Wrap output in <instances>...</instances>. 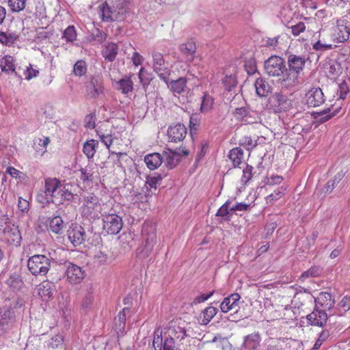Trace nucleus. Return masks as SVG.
<instances>
[{
  "label": "nucleus",
  "instance_id": "obj_1",
  "mask_svg": "<svg viewBox=\"0 0 350 350\" xmlns=\"http://www.w3.org/2000/svg\"><path fill=\"white\" fill-rule=\"evenodd\" d=\"M55 252H49V256L44 254H35L27 260L29 271L33 275H45L51 267L52 263L55 262L53 257Z\"/></svg>",
  "mask_w": 350,
  "mask_h": 350
},
{
  "label": "nucleus",
  "instance_id": "obj_2",
  "mask_svg": "<svg viewBox=\"0 0 350 350\" xmlns=\"http://www.w3.org/2000/svg\"><path fill=\"white\" fill-rule=\"evenodd\" d=\"M79 211L83 217L89 220L99 217L101 204L98 198L93 193L81 195L79 198Z\"/></svg>",
  "mask_w": 350,
  "mask_h": 350
},
{
  "label": "nucleus",
  "instance_id": "obj_3",
  "mask_svg": "<svg viewBox=\"0 0 350 350\" xmlns=\"http://www.w3.org/2000/svg\"><path fill=\"white\" fill-rule=\"evenodd\" d=\"M266 107L273 113H281L291 108L292 101L286 95L276 92L269 97Z\"/></svg>",
  "mask_w": 350,
  "mask_h": 350
},
{
  "label": "nucleus",
  "instance_id": "obj_4",
  "mask_svg": "<svg viewBox=\"0 0 350 350\" xmlns=\"http://www.w3.org/2000/svg\"><path fill=\"white\" fill-rule=\"evenodd\" d=\"M0 239L9 244L18 245L21 243V235L17 226L0 219Z\"/></svg>",
  "mask_w": 350,
  "mask_h": 350
},
{
  "label": "nucleus",
  "instance_id": "obj_5",
  "mask_svg": "<svg viewBox=\"0 0 350 350\" xmlns=\"http://www.w3.org/2000/svg\"><path fill=\"white\" fill-rule=\"evenodd\" d=\"M331 36L337 43L344 42L349 38L350 22L347 16L336 20L335 25L332 29Z\"/></svg>",
  "mask_w": 350,
  "mask_h": 350
},
{
  "label": "nucleus",
  "instance_id": "obj_6",
  "mask_svg": "<svg viewBox=\"0 0 350 350\" xmlns=\"http://www.w3.org/2000/svg\"><path fill=\"white\" fill-rule=\"evenodd\" d=\"M60 184L61 182L55 178H46L44 189H41L36 196L37 200L42 204L51 203V200H53V195Z\"/></svg>",
  "mask_w": 350,
  "mask_h": 350
},
{
  "label": "nucleus",
  "instance_id": "obj_7",
  "mask_svg": "<svg viewBox=\"0 0 350 350\" xmlns=\"http://www.w3.org/2000/svg\"><path fill=\"white\" fill-rule=\"evenodd\" d=\"M265 72L270 77H279L286 70L284 60L276 55L270 57L265 62Z\"/></svg>",
  "mask_w": 350,
  "mask_h": 350
},
{
  "label": "nucleus",
  "instance_id": "obj_8",
  "mask_svg": "<svg viewBox=\"0 0 350 350\" xmlns=\"http://www.w3.org/2000/svg\"><path fill=\"white\" fill-rule=\"evenodd\" d=\"M188 155L189 151L185 148H179L176 150L167 149L163 152L162 157L164 165L168 169L174 168L180 160L181 155Z\"/></svg>",
  "mask_w": 350,
  "mask_h": 350
},
{
  "label": "nucleus",
  "instance_id": "obj_9",
  "mask_svg": "<svg viewBox=\"0 0 350 350\" xmlns=\"http://www.w3.org/2000/svg\"><path fill=\"white\" fill-rule=\"evenodd\" d=\"M122 228V219L116 214L105 215L103 217V229L108 234H117Z\"/></svg>",
  "mask_w": 350,
  "mask_h": 350
},
{
  "label": "nucleus",
  "instance_id": "obj_10",
  "mask_svg": "<svg viewBox=\"0 0 350 350\" xmlns=\"http://www.w3.org/2000/svg\"><path fill=\"white\" fill-rule=\"evenodd\" d=\"M152 57L153 59V70L158 75L161 80L168 84L170 72L165 66L163 55L159 52H153Z\"/></svg>",
  "mask_w": 350,
  "mask_h": 350
},
{
  "label": "nucleus",
  "instance_id": "obj_11",
  "mask_svg": "<svg viewBox=\"0 0 350 350\" xmlns=\"http://www.w3.org/2000/svg\"><path fill=\"white\" fill-rule=\"evenodd\" d=\"M98 12L99 16L104 22L115 21L121 18L120 12L115 8L110 6L106 1L99 4Z\"/></svg>",
  "mask_w": 350,
  "mask_h": 350
},
{
  "label": "nucleus",
  "instance_id": "obj_12",
  "mask_svg": "<svg viewBox=\"0 0 350 350\" xmlns=\"http://www.w3.org/2000/svg\"><path fill=\"white\" fill-rule=\"evenodd\" d=\"M306 104L310 107H317L325 103V96L320 88H311L306 94Z\"/></svg>",
  "mask_w": 350,
  "mask_h": 350
},
{
  "label": "nucleus",
  "instance_id": "obj_13",
  "mask_svg": "<svg viewBox=\"0 0 350 350\" xmlns=\"http://www.w3.org/2000/svg\"><path fill=\"white\" fill-rule=\"evenodd\" d=\"M152 345L154 347V350L175 349V342L174 338L170 336H166L163 340L161 336V332L159 334L158 331L154 332Z\"/></svg>",
  "mask_w": 350,
  "mask_h": 350
},
{
  "label": "nucleus",
  "instance_id": "obj_14",
  "mask_svg": "<svg viewBox=\"0 0 350 350\" xmlns=\"http://www.w3.org/2000/svg\"><path fill=\"white\" fill-rule=\"evenodd\" d=\"M306 319L310 325L323 327L327 323L328 314L323 310L315 307L314 310L307 315Z\"/></svg>",
  "mask_w": 350,
  "mask_h": 350
},
{
  "label": "nucleus",
  "instance_id": "obj_15",
  "mask_svg": "<svg viewBox=\"0 0 350 350\" xmlns=\"http://www.w3.org/2000/svg\"><path fill=\"white\" fill-rule=\"evenodd\" d=\"M67 280L70 283L77 284L81 282L85 277V272L81 267L77 265L68 262L66 269Z\"/></svg>",
  "mask_w": 350,
  "mask_h": 350
},
{
  "label": "nucleus",
  "instance_id": "obj_16",
  "mask_svg": "<svg viewBox=\"0 0 350 350\" xmlns=\"http://www.w3.org/2000/svg\"><path fill=\"white\" fill-rule=\"evenodd\" d=\"M0 67L1 71L8 75L16 76L17 68L15 58L12 55H5L0 59Z\"/></svg>",
  "mask_w": 350,
  "mask_h": 350
},
{
  "label": "nucleus",
  "instance_id": "obj_17",
  "mask_svg": "<svg viewBox=\"0 0 350 350\" xmlns=\"http://www.w3.org/2000/svg\"><path fill=\"white\" fill-rule=\"evenodd\" d=\"M103 84L100 77H92L86 85V92L90 98H96L103 93Z\"/></svg>",
  "mask_w": 350,
  "mask_h": 350
},
{
  "label": "nucleus",
  "instance_id": "obj_18",
  "mask_svg": "<svg viewBox=\"0 0 350 350\" xmlns=\"http://www.w3.org/2000/svg\"><path fill=\"white\" fill-rule=\"evenodd\" d=\"M281 79V85L286 89H291L299 83V75L297 72L288 70L286 68Z\"/></svg>",
  "mask_w": 350,
  "mask_h": 350
},
{
  "label": "nucleus",
  "instance_id": "obj_19",
  "mask_svg": "<svg viewBox=\"0 0 350 350\" xmlns=\"http://www.w3.org/2000/svg\"><path fill=\"white\" fill-rule=\"evenodd\" d=\"M316 308H319L323 311L329 310L334 304L335 301L332 299V295L327 292H322L315 300Z\"/></svg>",
  "mask_w": 350,
  "mask_h": 350
},
{
  "label": "nucleus",
  "instance_id": "obj_20",
  "mask_svg": "<svg viewBox=\"0 0 350 350\" xmlns=\"http://www.w3.org/2000/svg\"><path fill=\"white\" fill-rule=\"evenodd\" d=\"M187 134L185 126L180 123L170 126L167 130V135L172 142H177L183 140Z\"/></svg>",
  "mask_w": 350,
  "mask_h": 350
},
{
  "label": "nucleus",
  "instance_id": "obj_21",
  "mask_svg": "<svg viewBox=\"0 0 350 350\" xmlns=\"http://www.w3.org/2000/svg\"><path fill=\"white\" fill-rule=\"evenodd\" d=\"M68 236L72 245L77 246L85 241L86 234L84 228L78 226L68 230Z\"/></svg>",
  "mask_w": 350,
  "mask_h": 350
},
{
  "label": "nucleus",
  "instance_id": "obj_22",
  "mask_svg": "<svg viewBox=\"0 0 350 350\" xmlns=\"http://www.w3.org/2000/svg\"><path fill=\"white\" fill-rule=\"evenodd\" d=\"M72 198V193L61 183L56 190L55 195H53V200H51V202L55 204H61L65 201L70 200Z\"/></svg>",
  "mask_w": 350,
  "mask_h": 350
},
{
  "label": "nucleus",
  "instance_id": "obj_23",
  "mask_svg": "<svg viewBox=\"0 0 350 350\" xmlns=\"http://www.w3.org/2000/svg\"><path fill=\"white\" fill-rule=\"evenodd\" d=\"M241 296L238 293H233L229 297H226L221 302V310L226 313L232 310H237Z\"/></svg>",
  "mask_w": 350,
  "mask_h": 350
},
{
  "label": "nucleus",
  "instance_id": "obj_24",
  "mask_svg": "<svg viewBox=\"0 0 350 350\" xmlns=\"http://www.w3.org/2000/svg\"><path fill=\"white\" fill-rule=\"evenodd\" d=\"M39 70L34 68L32 64H29L27 66H18L17 68L16 77L29 81L36 77L39 74Z\"/></svg>",
  "mask_w": 350,
  "mask_h": 350
},
{
  "label": "nucleus",
  "instance_id": "obj_25",
  "mask_svg": "<svg viewBox=\"0 0 350 350\" xmlns=\"http://www.w3.org/2000/svg\"><path fill=\"white\" fill-rule=\"evenodd\" d=\"M55 291V284L49 281H44L39 285L38 295L43 301H48L51 299Z\"/></svg>",
  "mask_w": 350,
  "mask_h": 350
},
{
  "label": "nucleus",
  "instance_id": "obj_26",
  "mask_svg": "<svg viewBox=\"0 0 350 350\" xmlns=\"http://www.w3.org/2000/svg\"><path fill=\"white\" fill-rule=\"evenodd\" d=\"M261 338L258 333L252 334L244 337L241 350H258Z\"/></svg>",
  "mask_w": 350,
  "mask_h": 350
},
{
  "label": "nucleus",
  "instance_id": "obj_27",
  "mask_svg": "<svg viewBox=\"0 0 350 350\" xmlns=\"http://www.w3.org/2000/svg\"><path fill=\"white\" fill-rule=\"evenodd\" d=\"M163 176L160 174H154L153 175H149L146 178V181L145 184V187L146 191L145 192V198L146 201H148V199L150 198L152 193L150 192L149 189H156L157 187V185L161 181Z\"/></svg>",
  "mask_w": 350,
  "mask_h": 350
},
{
  "label": "nucleus",
  "instance_id": "obj_28",
  "mask_svg": "<svg viewBox=\"0 0 350 350\" xmlns=\"http://www.w3.org/2000/svg\"><path fill=\"white\" fill-rule=\"evenodd\" d=\"M305 63L306 61L304 57L299 55H290L288 57V70L295 71L299 74L302 70Z\"/></svg>",
  "mask_w": 350,
  "mask_h": 350
},
{
  "label": "nucleus",
  "instance_id": "obj_29",
  "mask_svg": "<svg viewBox=\"0 0 350 350\" xmlns=\"http://www.w3.org/2000/svg\"><path fill=\"white\" fill-rule=\"evenodd\" d=\"M254 85L256 88V92L260 97L267 96L271 92V85L263 78L259 77L256 79Z\"/></svg>",
  "mask_w": 350,
  "mask_h": 350
},
{
  "label": "nucleus",
  "instance_id": "obj_30",
  "mask_svg": "<svg viewBox=\"0 0 350 350\" xmlns=\"http://www.w3.org/2000/svg\"><path fill=\"white\" fill-rule=\"evenodd\" d=\"M180 52L185 55L187 62H191L193 59V55L196 51V44L192 40H189L180 46Z\"/></svg>",
  "mask_w": 350,
  "mask_h": 350
},
{
  "label": "nucleus",
  "instance_id": "obj_31",
  "mask_svg": "<svg viewBox=\"0 0 350 350\" xmlns=\"http://www.w3.org/2000/svg\"><path fill=\"white\" fill-rule=\"evenodd\" d=\"M130 312L129 308H123L114 319L116 331L118 334L122 333L125 329L127 314Z\"/></svg>",
  "mask_w": 350,
  "mask_h": 350
},
{
  "label": "nucleus",
  "instance_id": "obj_32",
  "mask_svg": "<svg viewBox=\"0 0 350 350\" xmlns=\"http://www.w3.org/2000/svg\"><path fill=\"white\" fill-rule=\"evenodd\" d=\"M162 155L159 153L154 152L146 155L144 158V161L147 167L151 170H155L158 168L163 163Z\"/></svg>",
  "mask_w": 350,
  "mask_h": 350
},
{
  "label": "nucleus",
  "instance_id": "obj_33",
  "mask_svg": "<svg viewBox=\"0 0 350 350\" xmlns=\"http://www.w3.org/2000/svg\"><path fill=\"white\" fill-rule=\"evenodd\" d=\"M118 53V45L113 42L106 44L102 51L103 57L109 62H113L116 59Z\"/></svg>",
  "mask_w": 350,
  "mask_h": 350
},
{
  "label": "nucleus",
  "instance_id": "obj_34",
  "mask_svg": "<svg viewBox=\"0 0 350 350\" xmlns=\"http://www.w3.org/2000/svg\"><path fill=\"white\" fill-rule=\"evenodd\" d=\"M98 146V141L94 139L88 140L83 144V152L88 159H90L94 157Z\"/></svg>",
  "mask_w": 350,
  "mask_h": 350
},
{
  "label": "nucleus",
  "instance_id": "obj_35",
  "mask_svg": "<svg viewBox=\"0 0 350 350\" xmlns=\"http://www.w3.org/2000/svg\"><path fill=\"white\" fill-rule=\"evenodd\" d=\"M217 312H218L217 308H216L215 307L208 306V307L206 308L202 311V314L200 316L201 324L202 325H207L213 319V318L216 315Z\"/></svg>",
  "mask_w": 350,
  "mask_h": 350
},
{
  "label": "nucleus",
  "instance_id": "obj_36",
  "mask_svg": "<svg viewBox=\"0 0 350 350\" xmlns=\"http://www.w3.org/2000/svg\"><path fill=\"white\" fill-rule=\"evenodd\" d=\"M228 157L234 167H238L243 159V151L241 148H234L230 151Z\"/></svg>",
  "mask_w": 350,
  "mask_h": 350
},
{
  "label": "nucleus",
  "instance_id": "obj_37",
  "mask_svg": "<svg viewBox=\"0 0 350 350\" xmlns=\"http://www.w3.org/2000/svg\"><path fill=\"white\" fill-rule=\"evenodd\" d=\"M156 243V233L152 230L145 239V245L144 248L145 255H148L152 252Z\"/></svg>",
  "mask_w": 350,
  "mask_h": 350
},
{
  "label": "nucleus",
  "instance_id": "obj_38",
  "mask_svg": "<svg viewBox=\"0 0 350 350\" xmlns=\"http://www.w3.org/2000/svg\"><path fill=\"white\" fill-rule=\"evenodd\" d=\"M64 228V223L59 216L53 217L50 221V229L55 234H60Z\"/></svg>",
  "mask_w": 350,
  "mask_h": 350
},
{
  "label": "nucleus",
  "instance_id": "obj_39",
  "mask_svg": "<svg viewBox=\"0 0 350 350\" xmlns=\"http://www.w3.org/2000/svg\"><path fill=\"white\" fill-rule=\"evenodd\" d=\"M343 67L341 66L340 64L337 62L329 63L326 68V73L331 77L335 78L342 74V70Z\"/></svg>",
  "mask_w": 350,
  "mask_h": 350
},
{
  "label": "nucleus",
  "instance_id": "obj_40",
  "mask_svg": "<svg viewBox=\"0 0 350 350\" xmlns=\"http://www.w3.org/2000/svg\"><path fill=\"white\" fill-rule=\"evenodd\" d=\"M131 77V76L124 77L119 81V90H121L122 94H126L133 91V83Z\"/></svg>",
  "mask_w": 350,
  "mask_h": 350
},
{
  "label": "nucleus",
  "instance_id": "obj_41",
  "mask_svg": "<svg viewBox=\"0 0 350 350\" xmlns=\"http://www.w3.org/2000/svg\"><path fill=\"white\" fill-rule=\"evenodd\" d=\"M213 103V98L209 94H204L202 97L200 111L202 113L208 112L212 109Z\"/></svg>",
  "mask_w": 350,
  "mask_h": 350
},
{
  "label": "nucleus",
  "instance_id": "obj_42",
  "mask_svg": "<svg viewBox=\"0 0 350 350\" xmlns=\"http://www.w3.org/2000/svg\"><path fill=\"white\" fill-rule=\"evenodd\" d=\"M186 83L187 80L183 77L177 80H172L170 82V88L174 92L180 94L185 90Z\"/></svg>",
  "mask_w": 350,
  "mask_h": 350
},
{
  "label": "nucleus",
  "instance_id": "obj_43",
  "mask_svg": "<svg viewBox=\"0 0 350 350\" xmlns=\"http://www.w3.org/2000/svg\"><path fill=\"white\" fill-rule=\"evenodd\" d=\"M18 36L11 32H0V42L5 45H11L17 40Z\"/></svg>",
  "mask_w": 350,
  "mask_h": 350
},
{
  "label": "nucleus",
  "instance_id": "obj_44",
  "mask_svg": "<svg viewBox=\"0 0 350 350\" xmlns=\"http://www.w3.org/2000/svg\"><path fill=\"white\" fill-rule=\"evenodd\" d=\"M330 109L328 108L326 110L321 111L320 112L317 113V116H314V118L319 121V122H325L327 120H329L331 118H332L334 116H335L338 111L335 110L334 111L330 113Z\"/></svg>",
  "mask_w": 350,
  "mask_h": 350
},
{
  "label": "nucleus",
  "instance_id": "obj_45",
  "mask_svg": "<svg viewBox=\"0 0 350 350\" xmlns=\"http://www.w3.org/2000/svg\"><path fill=\"white\" fill-rule=\"evenodd\" d=\"M230 201L227 200L217 211L216 215L222 217L224 220H230Z\"/></svg>",
  "mask_w": 350,
  "mask_h": 350
},
{
  "label": "nucleus",
  "instance_id": "obj_46",
  "mask_svg": "<svg viewBox=\"0 0 350 350\" xmlns=\"http://www.w3.org/2000/svg\"><path fill=\"white\" fill-rule=\"evenodd\" d=\"M94 167L92 165H88L83 168H81V179L83 181H92L94 174Z\"/></svg>",
  "mask_w": 350,
  "mask_h": 350
},
{
  "label": "nucleus",
  "instance_id": "obj_47",
  "mask_svg": "<svg viewBox=\"0 0 350 350\" xmlns=\"http://www.w3.org/2000/svg\"><path fill=\"white\" fill-rule=\"evenodd\" d=\"M239 145L247 150H252L257 146V139H254L250 136H244L239 140Z\"/></svg>",
  "mask_w": 350,
  "mask_h": 350
},
{
  "label": "nucleus",
  "instance_id": "obj_48",
  "mask_svg": "<svg viewBox=\"0 0 350 350\" xmlns=\"http://www.w3.org/2000/svg\"><path fill=\"white\" fill-rule=\"evenodd\" d=\"M138 78L144 88H146L149 85L150 81L152 79L150 74L148 73L144 67H142L139 69Z\"/></svg>",
  "mask_w": 350,
  "mask_h": 350
},
{
  "label": "nucleus",
  "instance_id": "obj_49",
  "mask_svg": "<svg viewBox=\"0 0 350 350\" xmlns=\"http://www.w3.org/2000/svg\"><path fill=\"white\" fill-rule=\"evenodd\" d=\"M87 72L86 64L84 61H77L73 67V73L75 75L81 77L84 75Z\"/></svg>",
  "mask_w": 350,
  "mask_h": 350
},
{
  "label": "nucleus",
  "instance_id": "obj_50",
  "mask_svg": "<svg viewBox=\"0 0 350 350\" xmlns=\"http://www.w3.org/2000/svg\"><path fill=\"white\" fill-rule=\"evenodd\" d=\"M6 284L13 290H18L21 288L23 282L18 276L12 275L6 280Z\"/></svg>",
  "mask_w": 350,
  "mask_h": 350
},
{
  "label": "nucleus",
  "instance_id": "obj_51",
  "mask_svg": "<svg viewBox=\"0 0 350 350\" xmlns=\"http://www.w3.org/2000/svg\"><path fill=\"white\" fill-rule=\"evenodd\" d=\"M94 300V296H93V291L92 289V287L90 288V290L88 291V293L84 296L83 300L81 306L83 310H88L90 308L92 302Z\"/></svg>",
  "mask_w": 350,
  "mask_h": 350
},
{
  "label": "nucleus",
  "instance_id": "obj_52",
  "mask_svg": "<svg viewBox=\"0 0 350 350\" xmlns=\"http://www.w3.org/2000/svg\"><path fill=\"white\" fill-rule=\"evenodd\" d=\"M321 35H319V37ZM312 49L316 51L323 52L332 49L333 45L332 44H328L326 42H322V40L319 38L318 41H317L312 44Z\"/></svg>",
  "mask_w": 350,
  "mask_h": 350
},
{
  "label": "nucleus",
  "instance_id": "obj_53",
  "mask_svg": "<svg viewBox=\"0 0 350 350\" xmlns=\"http://www.w3.org/2000/svg\"><path fill=\"white\" fill-rule=\"evenodd\" d=\"M8 4L13 12H20L25 7V0H8Z\"/></svg>",
  "mask_w": 350,
  "mask_h": 350
},
{
  "label": "nucleus",
  "instance_id": "obj_54",
  "mask_svg": "<svg viewBox=\"0 0 350 350\" xmlns=\"http://www.w3.org/2000/svg\"><path fill=\"white\" fill-rule=\"evenodd\" d=\"M63 38L67 42H73L77 38V33L74 26H68L64 32Z\"/></svg>",
  "mask_w": 350,
  "mask_h": 350
},
{
  "label": "nucleus",
  "instance_id": "obj_55",
  "mask_svg": "<svg viewBox=\"0 0 350 350\" xmlns=\"http://www.w3.org/2000/svg\"><path fill=\"white\" fill-rule=\"evenodd\" d=\"M249 111L250 110L245 107L237 108L234 111V118L244 124Z\"/></svg>",
  "mask_w": 350,
  "mask_h": 350
},
{
  "label": "nucleus",
  "instance_id": "obj_56",
  "mask_svg": "<svg viewBox=\"0 0 350 350\" xmlns=\"http://www.w3.org/2000/svg\"><path fill=\"white\" fill-rule=\"evenodd\" d=\"M211 342L215 343L216 347L222 350L226 349L230 345L227 339L222 338L219 335L215 336L211 340Z\"/></svg>",
  "mask_w": 350,
  "mask_h": 350
},
{
  "label": "nucleus",
  "instance_id": "obj_57",
  "mask_svg": "<svg viewBox=\"0 0 350 350\" xmlns=\"http://www.w3.org/2000/svg\"><path fill=\"white\" fill-rule=\"evenodd\" d=\"M321 272V269L319 267H312L308 270L304 271L300 278L304 280L310 277H317L320 275Z\"/></svg>",
  "mask_w": 350,
  "mask_h": 350
},
{
  "label": "nucleus",
  "instance_id": "obj_58",
  "mask_svg": "<svg viewBox=\"0 0 350 350\" xmlns=\"http://www.w3.org/2000/svg\"><path fill=\"white\" fill-rule=\"evenodd\" d=\"M260 120L259 113L255 111L250 110L245 118V124L256 123Z\"/></svg>",
  "mask_w": 350,
  "mask_h": 350
},
{
  "label": "nucleus",
  "instance_id": "obj_59",
  "mask_svg": "<svg viewBox=\"0 0 350 350\" xmlns=\"http://www.w3.org/2000/svg\"><path fill=\"white\" fill-rule=\"evenodd\" d=\"M223 83L226 90L231 91L232 88L236 86L237 80L235 77L232 75L226 76L223 79Z\"/></svg>",
  "mask_w": 350,
  "mask_h": 350
},
{
  "label": "nucleus",
  "instance_id": "obj_60",
  "mask_svg": "<svg viewBox=\"0 0 350 350\" xmlns=\"http://www.w3.org/2000/svg\"><path fill=\"white\" fill-rule=\"evenodd\" d=\"M329 336V333L328 330L322 331L318 339L316 340L312 349L314 350H317L318 349H319L323 342L328 338Z\"/></svg>",
  "mask_w": 350,
  "mask_h": 350
},
{
  "label": "nucleus",
  "instance_id": "obj_61",
  "mask_svg": "<svg viewBox=\"0 0 350 350\" xmlns=\"http://www.w3.org/2000/svg\"><path fill=\"white\" fill-rule=\"evenodd\" d=\"M252 170L253 167L249 165H247L246 167L243 170V175L241 177V182L243 183H247L250 180H251L252 177Z\"/></svg>",
  "mask_w": 350,
  "mask_h": 350
},
{
  "label": "nucleus",
  "instance_id": "obj_62",
  "mask_svg": "<svg viewBox=\"0 0 350 350\" xmlns=\"http://www.w3.org/2000/svg\"><path fill=\"white\" fill-rule=\"evenodd\" d=\"M283 180L282 176L278 175H271L270 176H267L265 183L267 185H279Z\"/></svg>",
  "mask_w": 350,
  "mask_h": 350
},
{
  "label": "nucleus",
  "instance_id": "obj_63",
  "mask_svg": "<svg viewBox=\"0 0 350 350\" xmlns=\"http://www.w3.org/2000/svg\"><path fill=\"white\" fill-rule=\"evenodd\" d=\"M92 36L93 40L102 43L107 39V34L105 32L97 29L94 32L92 33Z\"/></svg>",
  "mask_w": 350,
  "mask_h": 350
},
{
  "label": "nucleus",
  "instance_id": "obj_64",
  "mask_svg": "<svg viewBox=\"0 0 350 350\" xmlns=\"http://www.w3.org/2000/svg\"><path fill=\"white\" fill-rule=\"evenodd\" d=\"M290 28L293 36H297L305 31L306 25L303 22H299L295 25H292Z\"/></svg>",
  "mask_w": 350,
  "mask_h": 350
}]
</instances>
